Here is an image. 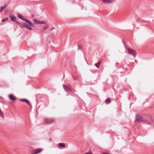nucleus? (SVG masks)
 I'll return each instance as SVG.
<instances>
[{
	"mask_svg": "<svg viewBox=\"0 0 154 154\" xmlns=\"http://www.w3.org/2000/svg\"><path fill=\"white\" fill-rule=\"evenodd\" d=\"M126 51V53L129 54L134 57H135L137 53L135 51L129 48H127L126 46H125Z\"/></svg>",
	"mask_w": 154,
	"mask_h": 154,
	"instance_id": "nucleus-1",
	"label": "nucleus"
},
{
	"mask_svg": "<svg viewBox=\"0 0 154 154\" xmlns=\"http://www.w3.org/2000/svg\"><path fill=\"white\" fill-rule=\"evenodd\" d=\"M55 121L54 119L46 118L44 122V124H50L54 123Z\"/></svg>",
	"mask_w": 154,
	"mask_h": 154,
	"instance_id": "nucleus-2",
	"label": "nucleus"
},
{
	"mask_svg": "<svg viewBox=\"0 0 154 154\" xmlns=\"http://www.w3.org/2000/svg\"><path fill=\"white\" fill-rule=\"evenodd\" d=\"M18 17L20 19H21L22 20H23L26 21L27 23H29V25L32 26H33V24H32V23L29 20H27L25 18H23V17L22 16L20 15H19Z\"/></svg>",
	"mask_w": 154,
	"mask_h": 154,
	"instance_id": "nucleus-3",
	"label": "nucleus"
},
{
	"mask_svg": "<svg viewBox=\"0 0 154 154\" xmlns=\"http://www.w3.org/2000/svg\"><path fill=\"white\" fill-rule=\"evenodd\" d=\"M20 100L22 102H24L26 103L29 106H30V108H32V105L30 104L29 101L26 99H20Z\"/></svg>",
	"mask_w": 154,
	"mask_h": 154,
	"instance_id": "nucleus-4",
	"label": "nucleus"
},
{
	"mask_svg": "<svg viewBox=\"0 0 154 154\" xmlns=\"http://www.w3.org/2000/svg\"><path fill=\"white\" fill-rule=\"evenodd\" d=\"M29 24H26V23H23V26L27 28L29 30H31L32 29V27H31V25H29Z\"/></svg>",
	"mask_w": 154,
	"mask_h": 154,
	"instance_id": "nucleus-5",
	"label": "nucleus"
},
{
	"mask_svg": "<svg viewBox=\"0 0 154 154\" xmlns=\"http://www.w3.org/2000/svg\"><path fill=\"white\" fill-rule=\"evenodd\" d=\"M9 97L10 99L13 101H14L16 100V97L12 95H9Z\"/></svg>",
	"mask_w": 154,
	"mask_h": 154,
	"instance_id": "nucleus-6",
	"label": "nucleus"
},
{
	"mask_svg": "<svg viewBox=\"0 0 154 154\" xmlns=\"http://www.w3.org/2000/svg\"><path fill=\"white\" fill-rule=\"evenodd\" d=\"M63 88L65 91L67 92H69L70 91V90L69 88L65 86V85H63Z\"/></svg>",
	"mask_w": 154,
	"mask_h": 154,
	"instance_id": "nucleus-7",
	"label": "nucleus"
},
{
	"mask_svg": "<svg viewBox=\"0 0 154 154\" xmlns=\"http://www.w3.org/2000/svg\"><path fill=\"white\" fill-rule=\"evenodd\" d=\"M34 22L35 23H38V24H43L44 23V22L43 21L38 20L36 19L34 20Z\"/></svg>",
	"mask_w": 154,
	"mask_h": 154,
	"instance_id": "nucleus-8",
	"label": "nucleus"
},
{
	"mask_svg": "<svg viewBox=\"0 0 154 154\" xmlns=\"http://www.w3.org/2000/svg\"><path fill=\"white\" fill-rule=\"evenodd\" d=\"M10 17L11 19V20L14 21L16 20V17L14 16H13L12 15H10Z\"/></svg>",
	"mask_w": 154,
	"mask_h": 154,
	"instance_id": "nucleus-9",
	"label": "nucleus"
},
{
	"mask_svg": "<svg viewBox=\"0 0 154 154\" xmlns=\"http://www.w3.org/2000/svg\"><path fill=\"white\" fill-rule=\"evenodd\" d=\"M6 5H7L6 4H5V5L4 6H3L1 7L0 8V12H1L3 10L5 9V8L6 7Z\"/></svg>",
	"mask_w": 154,
	"mask_h": 154,
	"instance_id": "nucleus-10",
	"label": "nucleus"
},
{
	"mask_svg": "<svg viewBox=\"0 0 154 154\" xmlns=\"http://www.w3.org/2000/svg\"><path fill=\"white\" fill-rule=\"evenodd\" d=\"M58 146L60 147H64L65 146V144L63 143H60L58 144Z\"/></svg>",
	"mask_w": 154,
	"mask_h": 154,
	"instance_id": "nucleus-11",
	"label": "nucleus"
},
{
	"mask_svg": "<svg viewBox=\"0 0 154 154\" xmlns=\"http://www.w3.org/2000/svg\"><path fill=\"white\" fill-rule=\"evenodd\" d=\"M105 103L106 104H109L111 103L110 100L109 98L106 99L105 100Z\"/></svg>",
	"mask_w": 154,
	"mask_h": 154,
	"instance_id": "nucleus-12",
	"label": "nucleus"
},
{
	"mask_svg": "<svg viewBox=\"0 0 154 154\" xmlns=\"http://www.w3.org/2000/svg\"><path fill=\"white\" fill-rule=\"evenodd\" d=\"M100 63H101V62L100 61H99L97 63H95V65L97 68H99L100 67Z\"/></svg>",
	"mask_w": 154,
	"mask_h": 154,
	"instance_id": "nucleus-13",
	"label": "nucleus"
},
{
	"mask_svg": "<svg viewBox=\"0 0 154 154\" xmlns=\"http://www.w3.org/2000/svg\"><path fill=\"white\" fill-rule=\"evenodd\" d=\"M111 0H104L103 1V2L105 3H107L110 2Z\"/></svg>",
	"mask_w": 154,
	"mask_h": 154,
	"instance_id": "nucleus-14",
	"label": "nucleus"
},
{
	"mask_svg": "<svg viewBox=\"0 0 154 154\" xmlns=\"http://www.w3.org/2000/svg\"><path fill=\"white\" fill-rule=\"evenodd\" d=\"M8 19L7 18H4L2 20V21L4 22L5 21L7 20H8Z\"/></svg>",
	"mask_w": 154,
	"mask_h": 154,
	"instance_id": "nucleus-15",
	"label": "nucleus"
},
{
	"mask_svg": "<svg viewBox=\"0 0 154 154\" xmlns=\"http://www.w3.org/2000/svg\"><path fill=\"white\" fill-rule=\"evenodd\" d=\"M48 25L47 24H45V26L44 27V29L46 30L47 29V28H48Z\"/></svg>",
	"mask_w": 154,
	"mask_h": 154,
	"instance_id": "nucleus-16",
	"label": "nucleus"
},
{
	"mask_svg": "<svg viewBox=\"0 0 154 154\" xmlns=\"http://www.w3.org/2000/svg\"><path fill=\"white\" fill-rule=\"evenodd\" d=\"M85 154H92V153L91 152H89L86 153Z\"/></svg>",
	"mask_w": 154,
	"mask_h": 154,
	"instance_id": "nucleus-17",
	"label": "nucleus"
},
{
	"mask_svg": "<svg viewBox=\"0 0 154 154\" xmlns=\"http://www.w3.org/2000/svg\"><path fill=\"white\" fill-rule=\"evenodd\" d=\"M3 115V112L1 111V109H0V115L2 116Z\"/></svg>",
	"mask_w": 154,
	"mask_h": 154,
	"instance_id": "nucleus-18",
	"label": "nucleus"
},
{
	"mask_svg": "<svg viewBox=\"0 0 154 154\" xmlns=\"http://www.w3.org/2000/svg\"><path fill=\"white\" fill-rule=\"evenodd\" d=\"M78 46L79 48V49H82V48L81 47H80V46L79 45H78Z\"/></svg>",
	"mask_w": 154,
	"mask_h": 154,
	"instance_id": "nucleus-19",
	"label": "nucleus"
},
{
	"mask_svg": "<svg viewBox=\"0 0 154 154\" xmlns=\"http://www.w3.org/2000/svg\"><path fill=\"white\" fill-rule=\"evenodd\" d=\"M73 77L74 80H76V79L74 76L73 75Z\"/></svg>",
	"mask_w": 154,
	"mask_h": 154,
	"instance_id": "nucleus-20",
	"label": "nucleus"
},
{
	"mask_svg": "<svg viewBox=\"0 0 154 154\" xmlns=\"http://www.w3.org/2000/svg\"><path fill=\"white\" fill-rule=\"evenodd\" d=\"M55 29V28L54 27H53V28H51L50 29V30L51 31H52L53 29Z\"/></svg>",
	"mask_w": 154,
	"mask_h": 154,
	"instance_id": "nucleus-21",
	"label": "nucleus"
},
{
	"mask_svg": "<svg viewBox=\"0 0 154 154\" xmlns=\"http://www.w3.org/2000/svg\"><path fill=\"white\" fill-rule=\"evenodd\" d=\"M102 154H109L108 153H106L105 152H103Z\"/></svg>",
	"mask_w": 154,
	"mask_h": 154,
	"instance_id": "nucleus-22",
	"label": "nucleus"
},
{
	"mask_svg": "<svg viewBox=\"0 0 154 154\" xmlns=\"http://www.w3.org/2000/svg\"><path fill=\"white\" fill-rule=\"evenodd\" d=\"M49 140H50V141H51L52 140V139L50 138L49 139Z\"/></svg>",
	"mask_w": 154,
	"mask_h": 154,
	"instance_id": "nucleus-23",
	"label": "nucleus"
},
{
	"mask_svg": "<svg viewBox=\"0 0 154 154\" xmlns=\"http://www.w3.org/2000/svg\"><path fill=\"white\" fill-rule=\"evenodd\" d=\"M119 63H116V64H118Z\"/></svg>",
	"mask_w": 154,
	"mask_h": 154,
	"instance_id": "nucleus-24",
	"label": "nucleus"
}]
</instances>
